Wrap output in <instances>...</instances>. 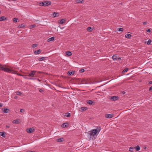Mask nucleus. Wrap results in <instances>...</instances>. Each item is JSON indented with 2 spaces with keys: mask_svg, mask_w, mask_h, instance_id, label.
I'll return each mask as SVG.
<instances>
[{
  "mask_svg": "<svg viewBox=\"0 0 152 152\" xmlns=\"http://www.w3.org/2000/svg\"><path fill=\"white\" fill-rule=\"evenodd\" d=\"M101 129L100 127L99 126L96 129H93L89 131L88 133L90 136H94L95 135L97 136V135Z\"/></svg>",
  "mask_w": 152,
  "mask_h": 152,
  "instance_id": "f257e3e1",
  "label": "nucleus"
},
{
  "mask_svg": "<svg viewBox=\"0 0 152 152\" xmlns=\"http://www.w3.org/2000/svg\"><path fill=\"white\" fill-rule=\"evenodd\" d=\"M0 70L3 71L4 72H10L11 73H15V72L13 71V70L9 69L8 68L5 67L4 65L0 64Z\"/></svg>",
  "mask_w": 152,
  "mask_h": 152,
  "instance_id": "f03ea898",
  "label": "nucleus"
},
{
  "mask_svg": "<svg viewBox=\"0 0 152 152\" xmlns=\"http://www.w3.org/2000/svg\"><path fill=\"white\" fill-rule=\"evenodd\" d=\"M36 72V71H31V73L28 74V76L31 77H34V75H35V73Z\"/></svg>",
  "mask_w": 152,
  "mask_h": 152,
  "instance_id": "7ed1b4c3",
  "label": "nucleus"
},
{
  "mask_svg": "<svg viewBox=\"0 0 152 152\" xmlns=\"http://www.w3.org/2000/svg\"><path fill=\"white\" fill-rule=\"evenodd\" d=\"M43 3L44 5V6H46L50 5L51 4V2L50 1H44L43 2Z\"/></svg>",
  "mask_w": 152,
  "mask_h": 152,
  "instance_id": "20e7f679",
  "label": "nucleus"
},
{
  "mask_svg": "<svg viewBox=\"0 0 152 152\" xmlns=\"http://www.w3.org/2000/svg\"><path fill=\"white\" fill-rule=\"evenodd\" d=\"M34 129L32 128H29L28 129H27L26 130V132L29 133H31L34 132Z\"/></svg>",
  "mask_w": 152,
  "mask_h": 152,
  "instance_id": "39448f33",
  "label": "nucleus"
},
{
  "mask_svg": "<svg viewBox=\"0 0 152 152\" xmlns=\"http://www.w3.org/2000/svg\"><path fill=\"white\" fill-rule=\"evenodd\" d=\"M111 99L112 100L115 101L118 100V96H114L111 97Z\"/></svg>",
  "mask_w": 152,
  "mask_h": 152,
  "instance_id": "423d86ee",
  "label": "nucleus"
},
{
  "mask_svg": "<svg viewBox=\"0 0 152 152\" xmlns=\"http://www.w3.org/2000/svg\"><path fill=\"white\" fill-rule=\"evenodd\" d=\"M105 116L106 118H112L113 117V115L111 114H106Z\"/></svg>",
  "mask_w": 152,
  "mask_h": 152,
  "instance_id": "0eeeda50",
  "label": "nucleus"
},
{
  "mask_svg": "<svg viewBox=\"0 0 152 152\" xmlns=\"http://www.w3.org/2000/svg\"><path fill=\"white\" fill-rule=\"evenodd\" d=\"M41 52V51L40 49H39L37 50H35L34 52V53L35 55H37V54H39Z\"/></svg>",
  "mask_w": 152,
  "mask_h": 152,
  "instance_id": "6e6552de",
  "label": "nucleus"
},
{
  "mask_svg": "<svg viewBox=\"0 0 152 152\" xmlns=\"http://www.w3.org/2000/svg\"><path fill=\"white\" fill-rule=\"evenodd\" d=\"M68 124L67 123H63L61 125V126L63 128L67 127L68 126Z\"/></svg>",
  "mask_w": 152,
  "mask_h": 152,
  "instance_id": "1a4fd4ad",
  "label": "nucleus"
},
{
  "mask_svg": "<svg viewBox=\"0 0 152 152\" xmlns=\"http://www.w3.org/2000/svg\"><path fill=\"white\" fill-rule=\"evenodd\" d=\"M53 17H56L58 16L59 15L58 13L57 12H54L53 13Z\"/></svg>",
  "mask_w": 152,
  "mask_h": 152,
  "instance_id": "9d476101",
  "label": "nucleus"
},
{
  "mask_svg": "<svg viewBox=\"0 0 152 152\" xmlns=\"http://www.w3.org/2000/svg\"><path fill=\"white\" fill-rule=\"evenodd\" d=\"M6 19H7L4 16H1V17L0 18V21H4L5 20H6Z\"/></svg>",
  "mask_w": 152,
  "mask_h": 152,
  "instance_id": "9b49d317",
  "label": "nucleus"
},
{
  "mask_svg": "<svg viewBox=\"0 0 152 152\" xmlns=\"http://www.w3.org/2000/svg\"><path fill=\"white\" fill-rule=\"evenodd\" d=\"M64 140V139L63 138H58L57 140V141L58 142H62Z\"/></svg>",
  "mask_w": 152,
  "mask_h": 152,
  "instance_id": "f8f14e48",
  "label": "nucleus"
},
{
  "mask_svg": "<svg viewBox=\"0 0 152 152\" xmlns=\"http://www.w3.org/2000/svg\"><path fill=\"white\" fill-rule=\"evenodd\" d=\"M55 37H52L50 38H49L48 40V42H50L54 40V39Z\"/></svg>",
  "mask_w": 152,
  "mask_h": 152,
  "instance_id": "ddd939ff",
  "label": "nucleus"
},
{
  "mask_svg": "<svg viewBox=\"0 0 152 152\" xmlns=\"http://www.w3.org/2000/svg\"><path fill=\"white\" fill-rule=\"evenodd\" d=\"M88 108L87 107H81L80 110L82 111H84L86 110H87Z\"/></svg>",
  "mask_w": 152,
  "mask_h": 152,
  "instance_id": "4468645a",
  "label": "nucleus"
},
{
  "mask_svg": "<svg viewBox=\"0 0 152 152\" xmlns=\"http://www.w3.org/2000/svg\"><path fill=\"white\" fill-rule=\"evenodd\" d=\"M66 53L68 56H70L72 55V53L70 51H66Z\"/></svg>",
  "mask_w": 152,
  "mask_h": 152,
  "instance_id": "2eb2a0df",
  "label": "nucleus"
},
{
  "mask_svg": "<svg viewBox=\"0 0 152 152\" xmlns=\"http://www.w3.org/2000/svg\"><path fill=\"white\" fill-rule=\"evenodd\" d=\"M4 110H3L4 112L5 113H7L8 112V111H9V110L5 108H4Z\"/></svg>",
  "mask_w": 152,
  "mask_h": 152,
  "instance_id": "dca6fc26",
  "label": "nucleus"
},
{
  "mask_svg": "<svg viewBox=\"0 0 152 152\" xmlns=\"http://www.w3.org/2000/svg\"><path fill=\"white\" fill-rule=\"evenodd\" d=\"M131 37V35L130 34H126L125 36V37L126 38H127L128 39H129L130 38V37Z\"/></svg>",
  "mask_w": 152,
  "mask_h": 152,
  "instance_id": "f3484780",
  "label": "nucleus"
},
{
  "mask_svg": "<svg viewBox=\"0 0 152 152\" xmlns=\"http://www.w3.org/2000/svg\"><path fill=\"white\" fill-rule=\"evenodd\" d=\"M74 74V71H72V72L69 71L68 72L67 74L69 75H70L72 74L73 75Z\"/></svg>",
  "mask_w": 152,
  "mask_h": 152,
  "instance_id": "a211bd4d",
  "label": "nucleus"
},
{
  "mask_svg": "<svg viewBox=\"0 0 152 152\" xmlns=\"http://www.w3.org/2000/svg\"><path fill=\"white\" fill-rule=\"evenodd\" d=\"M112 58L114 61L117 60V56L115 55H113L112 57Z\"/></svg>",
  "mask_w": 152,
  "mask_h": 152,
  "instance_id": "6ab92c4d",
  "label": "nucleus"
},
{
  "mask_svg": "<svg viewBox=\"0 0 152 152\" xmlns=\"http://www.w3.org/2000/svg\"><path fill=\"white\" fill-rule=\"evenodd\" d=\"M65 21V20L64 19H61L59 20V23L60 24L63 23Z\"/></svg>",
  "mask_w": 152,
  "mask_h": 152,
  "instance_id": "aec40b11",
  "label": "nucleus"
},
{
  "mask_svg": "<svg viewBox=\"0 0 152 152\" xmlns=\"http://www.w3.org/2000/svg\"><path fill=\"white\" fill-rule=\"evenodd\" d=\"M25 27V25L24 24H22L21 25H19L18 27V28H23Z\"/></svg>",
  "mask_w": 152,
  "mask_h": 152,
  "instance_id": "412c9836",
  "label": "nucleus"
},
{
  "mask_svg": "<svg viewBox=\"0 0 152 152\" xmlns=\"http://www.w3.org/2000/svg\"><path fill=\"white\" fill-rule=\"evenodd\" d=\"M38 4L39 6H44V3H43V2H42V1L39 2L38 3Z\"/></svg>",
  "mask_w": 152,
  "mask_h": 152,
  "instance_id": "4be33fe9",
  "label": "nucleus"
},
{
  "mask_svg": "<svg viewBox=\"0 0 152 152\" xmlns=\"http://www.w3.org/2000/svg\"><path fill=\"white\" fill-rule=\"evenodd\" d=\"M92 28L90 27H89L87 28V30L88 31L91 32L92 30Z\"/></svg>",
  "mask_w": 152,
  "mask_h": 152,
  "instance_id": "5701e85b",
  "label": "nucleus"
},
{
  "mask_svg": "<svg viewBox=\"0 0 152 152\" xmlns=\"http://www.w3.org/2000/svg\"><path fill=\"white\" fill-rule=\"evenodd\" d=\"M45 57H42L41 58H39V61H44L45 60Z\"/></svg>",
  "mask_w": 152,
  "mask_h": 152,
  "instance_id": "b1692460",
  "label": "nucleus"
},
{
  "mask_svg": "<svg viewBox=\"0 0 152 152\" xmlns=\"http://www.w3.org/2000/svg\"><path fill=\"white\" fill-rule=\"evenodd\" d=\"M134 147H130L129 148V151L131 152H134Z\"/></svg>",
  "mask_w": 152,
  "mask_h": 152,
  "instance_id": "393cba45",
  "label": "nucleus"
},
{
  "mask_svg": "<svg viewBox=\"0 0 152 152\" xmlns=\"http://www.w3.org/2000/svg\"><path fill=\"white\" fill-rule=\"evenodd\" d=\"M135 148L136 149V150L137 151H139L140 149V148L138 145H137V146H136L135 147Z\"/></svg>",
  "mask_w": 152,
  "mask_h": 152,
  "instance_id": "a878e982",
  "label": "nucleus"
},
{
  "mask_svg": "<svg viewBox=\"0 0 152 152\" xmlns=\"http://www.w3.org/2000/svg\"><path fill=\"white\" fill-rule=\"evenodd\" d=\"M87 103L88 104L91 105L92 104L93 102L92 100H90L88 101V102H87Z\"/></svg>",
  "mask_w": 152,
  "mask_h": 152,
  "instance_id": "bb28decb",
  "label": "nucleus"
},
{
  "mask_svg": "<svg viewBox=\"0 0 152 152\" xmlns=\"http://www.w3.org/2000/svg\"><path fill=\"white\" fill-rule=\"evenodd\" d=\"M65 115L67 117H69L70 116V114L69 113H65Z\"/></svg>",
  "mask_w": 152,
  "mask_h": 152,
  "instance_id": "cd10ccee",
  "label": "nucleus"
},
{
  "mask_svg": "<svg viewBox=\"0 0 152 152\" xmlns=\"http://www.w3.org/2000/svg\"><path fill=\"white\" fill-rule=\"evenodd\" d=\"M13 71H15V73H12L13 74H17V75H18V76H23V75H21V74H20L17 73V71H14V70H13Z\"/></svg>",
  "mask_w": 152,
  "mask_h": 152,
  "instance_id": "c85d7f7f",
  "label": "nucleus"
},
{
  "mask_svg": "<svg viewBox=\"0 0 152 152\" xmlns=\"http://www.w3.org/2000/svg\"><path fill=\"white\" fill-rule=\"evenodd\" d=\"M36 26V25L35 24H33L31 25L30 26V29H32L34 27H35Z\"/></svg>",
  "mask_w": 152,
  "mask_h": 152,
  "instance_id": "c756f323",
  "label": "nucleus"
},
{
  "mask_svg": "<svg viewBox=\"0 0 152 152\" xmlns=\"http://www.w3.org/2000/svg\"><path fill=\"white\" fill-rule=\"evenodd\" d=\"M83 0H77L76 1V2L77 3H82V1Z\"/></svg>",
  "mask_w": 152,
  "mask_h": 152,
  "instance_id": "7c9ffc66",
  "label": "nucleus"
},
{
  "mask_svg": "<svg viewBox=\"0 0 152 152\" xmlns=\"http://www.w3.org/2000/svg\"><path fill=\"white\" fill-rule=\"evenodd\" d=\"M13 122L14 123L18 124L19 123V121L18 120H15L13 121Z\"/></svg>",
  "mask_w": 152,
  "mask_h": 152,
  "instance_id": "2f4dec72",
  "label": "nucleus"
},
{
  "mask_svg": "<svg viewBox=\"0 0 152 152\" xmlns=\"http://www.w3.org/2000/svg\"><path fill=\"white\" fill-rule=\"evenodd\" d=\"M16 93V94L18 95L21 96L22 95V93L19 91H17Z\"/></svg>",
  "mask_w": 152,
  "mask_h": 152,
  "instance_id": "473e14b6",
  "label": "nucleus"
},
{
  "mask_svg": "<svg viewBox=\"0 0 152 152\" xmlns=\"http://www.w3.org/2000/svg\"><path fill=\"white\" fill-rule=\"evenodd\" d=\"M128 70V68H126L124 69L122 71V72H127Z\"/></svg>",
  "mask_w": 152,
  "mask_h": 152,
  "instance_id": "72a5a7b5",
  "label": "nucleus"
},
{
  "mask_svg": "<svg viewBox=\"0 0 152 152\" xmlns=\"http://www.w3.org/2000/svg\"><path fill=\"white\" fill-rule=\"evenodd\" d=\"M123 29L121 28H118V30L119 31H123Z\"/></svg>",
  "mask_w": 152,
  "mask_h": 152,
  "instance_id": "f704fd0d",
  "label": "nucleus"
},
{
  "mask_svg": "<svg viewBox=\"0 0 152 152\" xmlns=\"http://www.w3.org/2000/svg\"><path fill=\"white\" fill-rule=\"evenodd\" d=\"M18 20V18H14L13 19V21L14 22H16Z\"/></svg>",
  "mask_w": 152,
  "mask_h": 152,
  "instance_id": "c9c22d12",
  "label": "nucleus"
},
{
  "mask_svg": "<svg viewBox=\"0 0 152 152\" xmlns=\"http://www.w3.org/2000/svg\"><path fill=\"white\" fill-rule=\"evenodd\" d=\"M37 46H38L37 44H34L32 45V47L34 48H35V47H37Z\"/></svg>",
  "mask_w": 152,
  "mask_h": 152,
  "instance_id": "e433bc0d",
  "label": "nucleus"
},
{
  "mask_svg": "<svg viewBox=\"0 0 152 152\" xmlns=\"http://www.w3.org/2000/svg\"><path fill=\"white\" fill-rule=\"evenodd\" d=\"M0 135H1V136L3 137H4V132H0Z\"/></svg>",
  "mask_w": 152,
  "mask_h": 152,
  "instance_id": "4c0bfd02",
  "label": "nucleus"
},
{
  "mask_svg": "<svg viewBox=\"0 0 152 152\" xmlns=\"http://www.w3.org/2000/svg\"><path fill=\"white\" fill-rule=\"evenodd\" d=\"M151 40L150 39H149L147 42V44L148 45H150L151 43Z\"/></svg>",
  "mask_w": 152,
  "mask_h": 152,
  "instance_id": "58836bf2",
  "label": "nucleus"
},
{
  "mask_svg": "<svg viewBox=\"0 0 152 152\" xmlns=\"http://www.w3.org/2000/svg\"><path fill=\"white\" fill-rule=\"evenodd\" d=\"M84 71V69H81L80 71L79 72L81 73L83 72Z\"/></svg>",
  "mask_w": 152,
  "mask_h": 152,
  "instance_id": "ea45409f",
  "label": "nucleus"
},
{
  "mask_svg": "<svg viewBox=\"0 0 152 152\" xmlns=\"http://www.w3.org/2000/svg\"><path fill=\"white\" fill-rule=\"evenodd\" d=\"M23 78H26V79H31V80H32V79H33V78H32V77H31L30 78H28L27 77H26L25 76H24L23 75Z\"/></svg>",
  "mask_w": 152,
  "mask_h": 152,
  "instance_id": "a19ab883",
  "label": "nucleus"
},
{
  "mask_svg": "<svg viewBox=\"0 0 152 152\" xmlns=\"http://www.w3.org/2000/svg\"><path fill=\"white\" fill-rule=\"evenodd\" d=\"M102 81V80H100V81H95L94 82V83H96L98 82H100Z\"/></svg>",
  "mask_w": 152,
  "mask_h": 152,
  "instance_id": "79ce46f5",
  "label": "nucleus"
},
{
  "mask_svg": "<svg viewBox=\"0 0 152 152\" xmlns=\"http://www.w3.org/2000/svg\"><path fill=\"white\" fill-rule=\"evenodd\" d=\"M24 112V110L23 109H21L20 110V112L21 113H23Z\"/></svg>",
  "mask_w": 152,
  "mask_h": 152,
  "instance_id": "37998d69",
  "label": "nucleus"
},
{
  "mask_svg": "<svg viewBox=\"0 0 152 152\" xmlns=\"http://www.w3.org/2000/svg\"><path fill=\"white\" fill-rule=\"evenodd\" d=\"M39 91L42 93L43 91V90L42 89H39Z\"/></svg>",
  "mask_w": 152,
  "mask_h": 152,
  "instance_id": "c03bdc74",
  "label": "nucleus"
},
{
  "mask_svg": "<svg viewBox=\"0 0 152 152\" xmlns=\"http://www.w3.org/2000/svg\"><path fill=\"white\" fill-rule=\"evenodd\" d=\"M143 23V24L144 25H145L146 24H147V22H143L142 23Z\"/></svg>",
  "mask_w": 152,
  "mask_h": 152,
  "instance_id": "a18cd8bd",
  "label": "nucleus"
},
{
  "mask_svg": "<svg viewBox=\"0 0 152 152\" xmlns=\"http://www.w3.org/2000/svg\"><path fill=\"white\" fill-rule=\"evenodd\" d=\"M149 91H152V86H151L149 88Z\"/></svg>",
  "mask_w": 152,
  "mask_h": 152,
  "instance_id": "49530a36",
  "label": "nucleus"
},
{
  "mask_svg": "<svg viewBox=\"0 0 152 152\" xmlns=\"http://www.w3.org/2000/svg\"><path fill=\"white\" fill-rule=\"evenodd\" d=\"M147 31L148 32H150L151 31V30L150 29H148L147 30Z\"/></svg>",
  "mask_w": 152,
  "mask_h": 152,
  "instance_id": "de8ad7c7",
  "label": "nucleus"
},
{
  "mask_svg": "<svg viewBox=\"0 0 152 152\" xmlns=\"http://www.w3.org/2000/svg\"><path fill=\"white\" fill-rule=\"evenodd\" d=\"M10 127V126H9L6 125V127L7 128H9Z\"/></svg>",
  "mask_w": 152,
  "mask_h": 152,
  "instance_id": "09e8293b",
  "label": "nucleus"
},
{
  "mask_svg": "<svg viewBox=\"0 0 152 152\" xmlns=\"http://www.w3.org/2000/svg\"><path fill=\"white\" fill-rule=\"evenodd\" d=\"M3 106V104L1 103H0V107H1Z\"/></svg>",
  "mask_w": 152,
  "mask_h": 152,
  "instance_id": "8fccbe9b",
  "label": "nucleus"
},
{
  "mask_svg": "<svg viewBox=\"0 0 152 152\" xmlns=\"http://www.w3.org/2000/svg\"><path fill=\"white\" fill-rule=\"evenodd\" d=\"M27 152H36L35 151H28Z\"/></svg>",
  "mask_w": 152,
  "mask_h": 152,
  "instance_id": "3c124183",
  "label": "nucleus"
},
{
  "mask_svg": "<svg viewBox=\"0 0 152 152\" xmlns=\"http://www.w3.org/2000/svg\"><path fill=\"white\" fill-rule=\"evenodd\" d=\"M117 59H118V60H120L121 59V58L120 57L118 58H117Z\"/></svg>",
  "mask_w": 152,
  "mask_h": 152,
  "instance_id": "603ef678",
  "label": "nucleus"
},
{
  "mask_svg": "<svg viewBox=\"0 0 152 152\" xmlns=\"http://www.w3.org/2000/svg\"><path fill=\"white\" fill-rule=\"evenodd\" d=\"M149 84H152V81H149Z\"/></svg>",
  "mask_w": 152,
  "mask_h": 152,
  "instance_id": "864d4df0",
  "label": "nucleus"
},
{
  "mask_svg": "<svg viewBox=\"0 0 152 152\" xmlns=\"http://www.w3.org/2000/svg\"><path fill=\"white\" fill-rule=\"evenodd\" d=\"M17 98H18V96H15L14 97V98L15 99H17Z\"/></svg>",
  "mask_w": 152,
  "mask_h": 152,
  "instance_id": "5fc2aeb1",
  "label": "nucleus"
},
{
  "mask_svg": "<svg viewBox=\"0 0 152 152\" xmlns=\"http://www.w3.org/2000/svg\"><path fill=\"white\" fill-rule=\"evenodd\" d=\"M146 147H144V149H146Z\"/></svg>",
  "mask_w": 152,
  "mask_h": 152,
  "instance_id": "6e6d98bb",
  "label": "nucleus"
},
{
  "mask_svg": "<svg viewBox=\"0 0 152 152\" xmlns=\"http://www.w3.org/2000/svg\"><path fill=\"white\" fill-rule=\"evenodd\" d=\"M13 1H16V0H12Z\"/></svg>",
  "mask_w": 152,
  "mask_h": 152,
  "instance_id": "4d7b16f0",
  "label": "nucleus"
},
{
  "mask_svg": "<svg viewBox=\"0 0 152 152\" xmlns=\"http://www.w3.org/2000/svg\"><path fill=\"white\" fill-rule=\"evenodd\" d=\"M102 86V85H101V86H99V87H100V86Z\"/></svg>",
  "mask_w": 152,
  "mask_h": 152,
  "instance_id": "13d9d810",
  "label": "nucleus"
}]
</instances>
